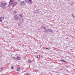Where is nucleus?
Here are the masks:
<instances>
[{"instance_id":"f257e3e1","label":"nucleus","mask_w":75,"mask_h":75,"mask_svg":"<svg viewBox=\"0 0 75 75\" xmlns=\"http://www.w3.org/2000/svg\"><path fill=\"white\" fill-rule=\"evenodd\" d=\"M1 4L0 5V7H2L3 9H6V6L7 5V3H4L1 2H0Z\"/></svg>"},{"instance_id":"f03ea898","label":"nucleus","mask_w":75,"mask_h":75,"mask_svg":"<svg viewBox=\"0 0 75 75\" xmlns=\"http://www.w3.org/2000/svg\"><path fill=\"white\" fill-rule=\"evenodd\" d=\"M14 19L15 20L17 21L18 19V16L17 15H16L14 16Z\"/></svg>"},{"instance_id":"7ed1b4c3","label":"nucleus","mask_w":75,"mask_h":75,"mask_svg":"<svg viewBox=\"0 0 75 75\" xmlns=\"http://www.w3.org/2000/svg\"><path fill=\"white\" fill-rule=\"evenodd\" d=\"M44 30V33H48L49 29H47V28L46 27L45 29Z\"/></svg>"},{"instance_id":"20e7f679","label":"nucleus","mask_w":75,"mask_h":75,"mask_svg":"<svg viewBox=\"0 0 75 75\" xmlns=\"http://www.w3.org/2000/svg\"><path fill=\"white\" fill-rule=\"evenodd\" d=\"M46 27H45V26L44 25H42L40 26V29L41 30H45V28Z\"/></svg>"},{"instance_id":"39448f33","label":"nucleus","mask_w":75,"mask_h":75,"mask_svg":"<svg viewBox=\"0 0 75 75\" xmlns=\"http://www.w3.org/2000/svg\"><path fill=\"white\" fill-rule=\"evenodd\" d=\"M17 3L16 2H14L13 4V7H14L15 6L17 5Z\"/></svg>"},{"instance_id":"423d86ee","label":"nucleus","mask_w":75,"mask_h":75,"mask_svg":"<svg viewBox=\"0 0 75 75\" xmlns=\"http://www.w3.org/2000/svg\"><path fill=\"white\" fill-rule=\"evenodd\" d=\"M16 59L18 60H19V61H20V60H21V59L20 58V57L18 56H17Z\"/></svg>"},{"instance_id":"0eeeda50","label":"nucleus","mask_w":75,"mask_h":75,"mask_svg":"<svg viewBox=\"0 0 75 75\" xmlns=\"http://www.w3.org/2000/svg\"><path fill=\"white\" fill-rule=\"evenodd\" d=\"M24 1H21L20 3V5L22 6V5H23V4H24Z\"/></svg>"},{"instance_id":"6e6552de","label":"nucleus","mask_w":75,"mask_h":75,"mask_svg":"<svg viewBox=\"0 0 75 75\" xmlns=\"http://www.w3.org/2000/svg\"><path fill=\"white\" fill-rule=\"evenodd\" d=\"M48 33H52V30L50 29H49Z\"/></svg>"},{"instance_id":"1a4fd4ad","label":"nucleus","mask_w":75,"mask_h":75,"mask_svg":"<svg viewBox=\"0 0 75 75\" xmlns=\"http://www.w3.org/2000/svg\"><path fill=\"white\" fill-rule=\"evenodd\" d=\"M29 0H25V3H29Z\"/></svg>"},{"instance_id":"9d476101","label":"nucleus","mask_w":75,"mask_h":75,"mask_svg":"<svg viewBox=\"0 0 75 75\" xmlns=\"http://www.w3.org/2000/svg\"><path fill=\"white\" fill-rule=\"evenodd\" d=\"M20 69V68L19 67H18L16 71H18Z\"/></svg>"},{"instance_id":"9b49d317","label":"nucleus","mask_w":75,"mask_h":75,"mask_svg":"<svg viewBox=\"0 0 75 75\" xmlns=\"http://www.w3.org/2000/svg\"><path fill=\"white\" fill-rule=\"evenodd\" d=\"M17 11H14L13 12V14H17Z\"/></svg>"},{"instance_id":"f8f14e48","label":"nucleus","mask_w":75,"mask_h":75,"mask_svg":"<svg viewBox=\"0 0 75 75\" xmlns=\"http://www.w3.org/2000/svg\"><path fill=\"white\" fill-rule=\"evenodd\" d=\"M36 13H40V11H38V10H35Z\"/></svg>"},{"instance_id":"ddd939ff","label":"nucleus","mask_w":75,"mask_h":75,"mask_svg":"<svg viewBox=\"0 0 75 75\" xmlns=\"http://www.w3.org/2000/svg\"><path fill=\"white\" fill-rule=\"evenodd\" d=\"M19 16H20V17H21V18L22 17H23V15H22V14H20L19 15Z\"/></svg>"},{"instance_id":"4468645a","label":"nucleus","mask_w":75,"mask_h":75,"mask_svg":"<svg viewBox=\"0 0 75 75\" xmlns=\"http://www.w3.org/2000/svg\"><path fill=\"white\" fill-rule=\"evenodd\" d=\"M28 61L29 63H30V64L32 62L31 60H28Z\"/></svg>"},{"instance_id":"2eb2a0df","label":"nucleus","mask_w":75,"mask_h":75,"mask_svg":"<svg viewBox=\"0 0 75 75\" xmlns=\"http://www.w3.org/2000/svg\"><path fill=\"white\" fill-rule=\"evenodd\" d=\"M13 1L12 0H11L9 2V4H11L12 2H13Z\"/></svg>"},{"instance_id":"dca6fc26","label":"nucleus","mask_w":75,"mask_h":75,"mask_svg":"<svg viewBox=\"0 0 75 75\" xmlns=\"http://www.w3.org/2000/svg\"><path fill=\"white\" fill-rule=\"evenodd\" d=\"M12 58L13 59H16V60L17 59L15 57H13Z\"/></svg>"},{"instance_id":"f3484780","label":"nucleus","mask_w":75,"mask_h":75,"mask_svg":"<svg viewBox=\"0 0 75 75\" xmlns=\"http://www.w3.org/2000/svg\"><path fill=\"white\" fill-rule=\"evenodd\" d=\"M33 13H34V14H35V13H36V11H35V10H34L33 11Z\"/></svg>"},{"instance_id":"a211bd4d","label":"nucleus","mask_w":75,"mask_h":75,"mask_svg":"<svg viewBox=\"0 0 75 75\" xmlns=\"http://www.w3.org/2000/svg\"><path fill=\"white\" fill-rule=\"evenodd\" d=\"M20 23H19L18 24V27H20Z\"/></svg>"},{"instance_id":"6ab92c4d","label":"nucleus","mask_w":75,"mask_h":75,"mask_svg":"<svg viewBox=\"0 0 75 75\" xmlns=\"http://www.w3.org/2000/svg\"><path fill=\"white\" fill-rule=\"evenodd\" d=\"M61 61H63V62H66L65 61H64V60H61Z\"/></svg>"},{"instance_id":"aec40b11","label":"nucleus","mask_w":75,"mask_h":75,"mask_svg":"<svg viewBox=\"0 0 75 75\" xmlns=\"http://www.w3.org/2000/svg\"><path fill=\"white\" fill-rule=\"evenodd\" d=\"M40 57V55L37 56V58H39Z\"/></svg>"},{"instance_id":"412c9836","label":"nucleus","mask_w":75,"mask_h":75,"mask_svg":"<svg viewBox=\"0 0 75 75\" xmlns=\"http://www.w3.org/2000/svg\"><path fill=\"white\" fill-rule=\"evenodd\" d=\"M11 69H14V67H13V66H12L11 67Z\"/></svg>"},{"instance_id":"4be33fe9","label":"nucleus","mask_w":75,"mask_h":75,"mask_svg":"<svg viewBox=\"0 0 75 75\" xmlns=\"http://www.w3.org/2000/svg\"><path fill=\"white\" fill-rule=\"evenodd\" d=\"M0 22H1L2 23H3V21H2V20L1 19L0 20Z\"/></svg>"},{"instance_id":"5701e85b","label":"nucleus","mask_w":75,"mask_h":75,"mask_svg":"<svg viewBox=\"0 0 75 75\" xmlns=\"http://www.w3.org/2000/svg\"><path fill=\"white\" fill-rule=\"evenodd\" d=\"M45 50H49V49L48 48H47L46 47H45Z\"/></svg>"},{"instance_id":"b1692460","label":"nucleus","mask_w":75,"mask_h":75,"mask_svg":"<svg viewBox=\"0 0 75 75\" xmlns=\"http://www.w3.org/2000/svg\"><path fill=\"white\" fill-rule=\"evenodd\" d=\"M14 2L12 1V2H11V4H13V3H14Z\"/></svg>"},{"instance_id":"393cba45","label":"nucleus","mask_w":75,"mask_h":75,"mask_svg":"<svg viewBox=\"0 0 75 75\" xmlns=\"http://www.w3.org/2000/svg\"><path fill=\"white\" fill-rule=\"evenodd\" d=\"M3 68H4V67H1V68H0V69H1V70L2 69H3Z\"/></svg>"},{"instance_id":"a878e982","label":"nucleus","mask_w":75,"mask_h":75,"mask_svg":"<svg viewBox=\"0 0 75 75\" xmlns=\"http://www.w3.org/2000/svg\"><path fill=\"white\" fill-rule=\"evenodd\" d=\"M11 6V5H10V4L9 6H8V7H10Z\"/></svg>"},{"instance_id":"bb28decb","label":"nucleus","mask_w":75,"mask_h":75,"mask_svg":"<svg viewBox=\"0 0 75 75\" xmlns=\"http://www.w3.org/2000/svg\"><path fill=\"white\" fill-rule=\"evenodd\" d=\"M31 1H32V0H29V2H31Z\"/></svg>"},{"instance_id":"cd10ccee","label":"nucleus","mask_w":75,"mask_h":75,"mask_svg":"<svg viewBox=\"0 0 75 75\" xmlns=\"http://www.w3.org/2000/svg\"><path fill=\"white\" fill-rule=\"evenodd\" d=\"M2 18V17H0V20H1V19Z\"/></svg>"},{"instance_id":"c85d7f7f","label":"nucleus","mask_w":75,"mask_h":75,"mask_svg":"<svg viewBox=\"0 0 75 75\" xmlns=\"http://www.w3.org/2000/svg\"><path fill=\"white\" fill-rule=\"evenodd\" d=\"M21 22H23V19L22 20H21Z\"/></svg>"},{"instance_id":"c756f323","label":"nucleus","mask_w":75,"mask_h":75,"mask_svg":"<svg viewBox=\"0 0 75 75\" xmlns=\"http://www.w3.org/2000/svg\"><path fill=\"white\" fill-rule=\"evenodd\" d=\"M72 16V17H74V18H75V16H74L73 15V16Z\"/></svg>"},{"instance_id":"7c9ffc66","label":"nucleus","mask_w":75,"mask_h":75,"mask_svg":"<svg viewBox=\"0 0 75 75\" xmlns=\"http://www.w3.org/2000/svg\"><path fill=\"white\" fill-rule=\"evenodd\" d=\"M2 18H3V19H4V17H2Z\"/></svg>"},{"instance_id":"2f4dec72","label":"nucleus","mask_w":75,"mask_h":75,"mask_svg":"<svg viewBox=\"0 0 75 75\" xmlns=\"http://www.w3.org/2000/svg\"><path fill=\"white\" fill-rule=\"evenodd\" d=\"M18 1H21V0H18Z\"/></svg>"},{"instance_id":"473e14b6","label":"nucleus","mask_w":75,"mask_h":75,"mask_svg":"<svg viewBox=\"0 0 75 75\" xmlns=\"http://www.w3.org/2000/svg\"><path fill=\"white\" fill-rule=\"evenodd\" d=\"M12 4H11H11H10V5H11H11H12Z\"/></svg>"},{"instance_id":"72a5a7b5","label":"nucleus","mask_w":75,"mask_h":75,"mask_svg":"<svg viewBox=\"0 0 75 75\" xmlns=\"http://www.w3.org/2000/svg\"><path fill=\"white\" fill-rule=\"evenodd\" d=\"M71 15H72V16H74V15L73 14H71Z\"/></svg>"},{"instance_id":"f704fd0d","label":"nucleus","mask_w":75,"mask_h":75,"mask_svg":"<svg viewBox=\"0 0 75 75\" xmlns=\"http://www.w3.org/2000/svg\"><path fill=\"white\" fill-rule=\"evenodd\" d=\"M53 72H55V71H53Z\"/></svg>"},{"instance_id":"c9c22d12","label":"nucleus","mask_w":75,"mask_h":75,"mask_svg":"<svg viewBox=\"0 0 75 75\" xmlns=\"http://www.w3.org/2000/svg\"><path fill=\"white\" fill-rule=\"evenodd\" d=\"M1 71V70L0 69V71Z\"/></svg>"},{"instance_id":"e433bc0d","label":"nucleus","mask_w":75,"mask_h":75,"mask_svg":"<svg viewBox=\"0 0 75 75\" xmlns=\"http://www.w3.org/2000/svg\"><path fill=\"white\" fill-rule=\"evenodd\" d=\"M1 75H4V74H1Z\"/></svg>"},{"instance_id":"4c0bfd02","label":"nucleus","mask_w":75,"mask_h":75,"mask_svg":"<svg viewBox=\"0 0 75 75\" xmlns=\"http://www.w3.org/2000/svg\"><path fill=\"white\" fill-rule=\"evenodd\" d=\"M19 21H20V19L19 20Z\"/></svg>"}]
</instances>
